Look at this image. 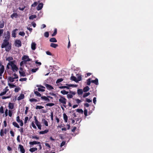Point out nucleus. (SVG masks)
<instances>
[{"label":"nucleus","mask_w":153,"mask_h":153,"mask_svg":"<svg viewBox=\"0 0 153 153\" xmlns=\"http://www.w3.org/2000/svg\"><path fill=\"white\" fill-rule=\"evenodd\" d=\"M1 48H5L6 51L9 52L11 49L12 46L11 43L10 44L9 40L4 39L3 42L1 45Z\"/></svg>","instance_id":"nucleus-1"},{"label":"nucleus","mask_w":153,"mask_h":153,"mask_svg":"<svg viewBox=\"0 0 153 153\" xmlns=\"http://www.w3.org/2000/svg\"><path fill=\"white\" fill-rule=\"evenodd\" d=\"M60 97V99H59V102L61 104H62L65 107H66V104L67 101V100L65 98L62 96L59 95Z\"/></svg>","instance_id":"nucleus-2"},{"label":"nucleus","mask_w":153,"mask_h":153,"mask_svg":"<svg viewBox=\"0 0 153 153\" xmlns=\"http://www.w3.org/2000/svg\"><path fill=\"white\" fill-rule=\"evenodd\" d=\"M10 64L11 66L13 71H17L18 70V68L17 67L16 65L14 64L13 61H10Z\"/></svg>","instance_id":"nucleus-3"},{"label":"nucleus","mask_w":153,"mask_h":153,"mask_svg":"<svg viewBox=\"0 0 153 153\" xmlns=\"http://www.w3.org/2000/svg\"><path fill=\"white\" fill-rule=\"evenodd\" d=\"M15 46L17 47H20L22 46V42L19 39L16 40L15 41Z\"/></svg>","instance_id":"nucleus-4"},{"label":"nucleus","mask_w":153,"mask_h":153,"mask_svg":"<svg viewBox=\"0 0 153 153\" xmlns=\"http://www.w3.org/2000/svg\"><path fill=\"white\" fill-rule=\"evenodd\" d=\"M22 59L24 60L25 62H29L30 61V59L28 56L24 55L22 58Z\"/></svg>","instance_id":"nucleus-5"},{"label":"nucleus","mask_w":153,"mask_h":153,"mask_svg":"<svg viewBox=\"0 0 153 153\" xmlns=\"http://www.w3.org/2000/svg\"><path fill=\"white\" fill-rule=\"evenodd\" d=\"M69 93L70 94H67V96L68 98H71L73 97V95H74L76 94V93L75 92L71 91H69Z\"/></svg>","instance_id":"nucleus-6"},{"label":"nucleus","mask_w":153,"mask_h":153,"mask_svg":"<svg viewBox=\"0 0 153 153\" xmlns=\"http://www.w3.org/2000/svg\"><path fill=\"white\" fill-rule=\"evenodd\" d=\"M9 90L8 86H7L4 89H3V92L0 94V96H1L6 94V93Z\"/></svg>","instance_id":"nucleus-7"},{"label":"nucleus","mask_w":153,"mask_h":153,"mask_svg":"<svg viewBox=\"0 0 153 153\" xmlns=\"http://www.w3.org/2000/svg\"><path fill=\"white\" fill-rule=\"evenodd\" d=\"M45 86L46 87L47 89L49 90L54 89L53 88L51 85L47 84H45Z\"/></svg>","instance_id":"nucleus-8"},{"label":"nucleus","mask_w":153,"mask_h":153,"mask_svg":"<svg viewBox=\"0 0 153 153\" xmlns=\"http://www.w3.org/2000/svg\"><path fill=\"white\" fill-rule=\"evenodd\" d=\"M18 148L20 149V151L22 153H25V149L22 145L20 144L19 145Z\"/></svg>","instance_id":"nucleus-9"},{"label":"nucleus","mask_w":153,"mask_h":153,"mask_svg":"<svg viewBox=\"0 0 153 153\" xmlns=\"http://www.w3.org/2000/svg\"><path fill=\"white\" fill-rule=\"evenodd\" d=\"M43 4L42 3H39L36 7V9L38 10H41L43 7Z\"/></svg>","instance_id":"nucleus-10"},{"label":"nucleus","mask_w":153,"mask_h":153,"mask_svg":"<svg viewBox=\"0 0 153 153\" xmlns=\"http://www.w3.org/2000/svg\"><path fill=\"white\" fill-rule=\"evenodd\" d=\"M10 36V33L9 31H8L7 32V34L5 37V39L6 40H9Z\"/></svg>","instance_id":"nucleus-11"},{"label":"nucleus","mask_w":153,"mask_h":153,"mask_svg":"<svg viewBox=\"0 0 153 153\" xmlns=\"http://www.w3.org/2000/svg\"><path fill=\"white\" fill-rule=\"evenodd\" d=\"M39 87L40 88H38V90L39 91L44 92L45 91V90L43 88H45L43 86L40 85Z\"/></svg>","instance_id":"nucleus-12"},{"label":"nucleus","mask_w":153,"mask_h":153,"mask_svg":"<svg viewBox=\"0 0 153 153\" xmlns=\"http://www.w3.org/2000/svg\"><path fill=\"white\" fill-rule=\"evenodd\" d=\"M18 30L17 29H15L12 32V37L14 38L16 37V32Z\"/></svg>","instance_id":"nucleus-13"},{"label":"nucleus","mask_w":153,"mask_h":153,"mask_svg":"<svg viewBox=\"0 0 153 153\" xmlns=\"http://www.w3.org/2000/svg\"><path fill=\"white\" fill-rule=\"evenodd\" d=\"M92 83L95 84L96 85H98V80L97 78H96L95 80H91Z\"/></svg>","instance_id":"nucleus-14"},{"label":"nucleus","mask_w":153,"mask_h":153,"mask_svg":"<svg viewBox=\"0 0 153 153\" xmlns=\"http://www.w3.org/2000/svg\"><path fill=\"white\" fill-rule=\"evenodd\" d=\"M40 143V142L36 141H32V142H29V144L30 145H33L36 144H39Z\"/></svg>","instance_id":"nucleus-15"},{"label":"nucleus","mask_w":153,"mask_h":153,"mask_svg":"<svg viewBox=\"0 0 153 153\" xmlns=\"http://www.w3.org/2000/svg\"><path fill=\"white\" fill-rule=\"evenodd\" d=\"M25 96L23 94H21L20 96L18 97L17 100H21L24 98Z\"/></svg>","instance_id":"nucleus-16"},{"label":"nucleus","mask_w":153,"mask_h":153,"mask_svg":"<svg viewBox=\"0 0 153 153\" xmlns=\"http://www.w3.org/2000/svg\"><path fill=\"white\" fill-rule=\"evenodd\" d=\"M36 44L35 42H32L31 45V49L32 50H34L36 48Z\"/></svg>","instance_id":"nucleus-17"},{"label":"nucleus","mask_w":153,"mask_h":153,"mask_svg":"<svg viewBox=\"0 0 153 153\" xmlns=\"http://www.w3.org/2000/svg\"><path fill=\"white\" fill-rule=\"evenodd\" d=\"M41 98L42 99L45 100L47 101L48 102H49L50 100L48 98V97H46L45 96H42L41 97Z\"/></svg>","instance_id":"nucleus-18"},{"label":"nucleus","mask_w":153,"mask_h":153,"mask_svg":"<svg viewBox=\"0 0 153 153\" xmlns=\"http://www.w3.org/2000/svg\"><path fill=\"white\" fill-rule=\"evenodd\" d=\"M13 125L15 127H16L18 128H20L18 124L16 122H13L12 123Z\"/></svg>","instance_id":"nucleus-19"},{"label":"nucleus","mask_w":153,"mask_h":153,"mask_svg":"<svg viewBox=\"0 0 153 153\" xmlns=\"http://www.w3.org/2000/svg\"><path fill=\"white\" fill-rule=\"evenodd\" d=\"M37 150V148L33 147L30 148L29 149V151L31 152H33Z\"/></svg>","instance_id":"nucleus-20"},{"label":"nucleus","mask_w":153,"mask_h":153,"mask_svg":"<svg viewBox=\"0 0 153 153\" xmlns=\"http://www.w3.org/2000/svg\"><path fill=\"white\" fill-rule=\"evenodd\" d=\"M68 116L66 115V114L65 113L63 114V118L64 120V121L66 123L68 121Z\"/></svg>","instance_id":"nucleus-21"},{"label":"nucleus","mask_w":153,"mask_h":153,"mask_svg":"<svg viewBox=\"0 0 153 153\" xmlns=\"http://www.w3.org/2000/svg\"><path fill=\"white\" fill-rule=\"evenodd\" d=\"M90 88L88 86H86L84 87L83 89V91L85 92L88 91L89 90Z\"/></svg>","instance_id":"nucleus-22"},{"label":"nucleus","mask_w":153,"mask_h":153,"mask_svg":"<svg viewBox=\"0 0 153 153\" xmlns=\"http://www.w3.org/2000/svg\"><path fill=\"white\" fill-rule=\"evenodd\" d=\"M50 46L52 48H56L58 46V45L53 43H51L50 45Z\"/></svg>","instance_id":"nucleus-23"},{"label":"nucleus","mask_w":153,"mask_h":153,"mask_svg":"<svg viewBox=\"0 0 153 153\" xmlns=\"http://www.w3.org/2000/svg\"><path fill=\"white\" fill-rule=\"evenodd\" d=\"M49 41L51 42H56L57 41L55 38L53 37L50 39Z\"/></svg>","instance_id":"nucleus-24"},{"label":"nucleus","mask_w":153,"mask_h":153,"mask_svg":"<svg viewBox=\"0 0 153 153\" xmlns=\"http://www.w3.org/2000/svg\"><path fill=\"white\" fill-rule=\"evenodd\" d=\"M19 73L21 76H26L25 73L24 71H19Z\"/></svg>","instance_id":"nucleus-25"},{"label":"nucleus","mask_w":153,"mask_h":153,"mask_svg":"<svg viewBox=\"0 0 153 153\" xmlns=\"http://www.w3.org/2000/svg\"><path fill=\"white\" fill-rule=\"evenodd\" d=\"M14 106L13 103L11 102L9 103L8 107L10 109H13L14 108Z\"/></svg>","instance_id":"nucleus-26"},{"label":"nucleus","mask_w":153,"mask_h":153,"mask_svg":"<svg viewBox=\"0 0 153 153\" xmlns=\"http://www.w3.org/2000/svg\"><path fill=\"white\" fill-rule=\"evenodd\" d=\"M18 16V14L16 13H14L11 15V17L13 19L14 17L17 18Z\"/></svg>","instance_id":"nucleus-27"},{"label":"nucleus","mask_w":153,"mask_h":153,"mask_svg":"<svg viewBox=\"0 0 153 153\" xmlns=\"http://www.w3.org/2000/svg\"><path fill=\"white\" fill-rule=\"evenodd\" d=\"M71 79L76 82H77V79L76 77L74 76H72L71 77Z\"/></svg>","instance_id":"nucleus-28"},{"label":"nucleus","mask_w":153,"mask_h":153,"mask_svg":"<svg viewBox=\"0 0 153 153\" xmlns=\"http://www.w3.org/2000/svg\"><path fill=\"white\" fill-rule=\"evenodd\" d=\"M49 131V130L48 129L45 130L44 131H41L39 132V134H44L45 133H48Z\"/></svg>","instance_id":"nucleus-29"},{"label":"nucleus","mask_w":153,"mask_h":153,"mask_svg":"<svg viewBox=\"0 0 153 153\" xmlns=\"http://www.w3.org/2000/svg\"><path fill=\"white\" fill-rule=\"evenodd\" d=\"M42 121L46 126H48V122L47 120H45L44 119H42Z\"/></svg>","instance_id":"nucleus-30"},{"label":"nucleus","mask_w":153,"mask_h":153,"mask_svg":"<svg viewBox=\"0 0 153 153\" xmlns=\"http://www.w3.org/2000/svg\"><path fill=\"white\" fill-rule=\"evenodd\" d=\"M60 92L63 95L67 94L68 93V92L67 91L65 90L61 91Z\"/></svg>","instance_id":"nucleus-31"},{"label":"nucleus","mask_w":153,"mask_h":153,"mask_svg":"<svg viewBox=\"0 0 153 153\" xmlns=\"http://www.w3.org/2000/svg\"><path fill=\"white\" fill-rule=\"evenodd\" d=\"M4 26V22L3 21H0V28H2Z\"/></svg>","instance_id":"nucleus-32"},{"label":"nucleus","mask_w":153,"mask_h":153,"mask_svg":"<svg viewBox=\"0 0 153 153\" xmlns=\"http://www.w3.org/2000/svg\"><path fill=\"white\" fill-rule=\"evenodd\" d=\"M83 93V91L81 89H79L77 90V94L79 95H81Z\"/></svg>","instance_id":"nucleus-33"},{"label":"nucleus","mask_w":153,"mask_h":153,"mask_svg":"<svg viewBox=\"0 0 153 153\" xmlns=\"http://www.w3.org/2000/svg\"><path fill=\"white\" fill-rule=\"evenodd\" d=\"M34 94L37 96L38 97H41V94L38 91H34Z\"/></svg>","instance_id":"nucleus-34"},{"label":"nucleus","mask_w":153,"mask_h":153,"mask_svg":"<svg viewBox=\"0 0 153 153\" xmlns=\"http://www.w3.org/2000/svg\"><path fill=\"white\" fill-rule=\"evenodd\" d=\"M59 88L60 89H63V88H67V89H69L70 88L69 86H61L59 87Z\"/></svg>","instance_id":"nucleus-35"},{"label":"nucleus","mask_w":153,"mask_h":153,"mask_svg":"<svg viewBox=\"0 0 153 153\" xmlns=\"http://www.w3.org/2000/svg\"><path fill=\"white\" fill-rule=\"evenodd\" d=\"M36 15H32L29 16V19H33L34 18H36Z\"/></svg>","instance_id":"nucleus-36"},{"label":"nucleus","mask_w":153,"mask_h":153,"mask_svg":"<svg viewBox=\"0 0 153 153\" xmlns=\"http://www.w3.org/2000/svg\"><path fill=\"white\" fill-rule=\"evenodd\" d=\"M34 120H35V123L36 125H37V124H39V123H40L38 121L36 116H34Z\"/></svg>","instance_id":"nucleus-37"},{"label":"nucleus","mask_w":153,"mask_h":153,"mask_svg":"<svg viewBox=\"0 0 153 153\" xmlns=\"http://www.w3.org/2000/svg\"><path fill=\"white\" fill-rule=\"evenodd\" d=\"M8 80L10 81V82H13L14 81V79H15L14 78H13L11 77H8Z\"/></svg>","instance_id":"nucleus-38"},{"label":"nucleus","mask_w":153,"mask_h":153,"mask_svg":"<svg viewBox=\"0 0 153 153\" xmlns=\"http://www.w3.org/2000/svg\"><path fill=\"white\" fill-rule=\"evenodd\" d=\"M66 85H67L68 86H69V87H76L77 86V85H74V84H66Z\"/></svg>","instance_id":"nucleus-39"},{"label":"nucleus","mask_w":153,"mask_h":153,"mask_svg":"<svg viewBox=\"0 0 153 153\" xmlns=\"http://www.w3.org/2000/svg\"><path fill=\"white\" fill-rule=\"evenodd\" d=\"M57 30L56 28L54 29V31L53 34H52V36H55L57 34Z\"/></svg>","instance_id":"nucleus-40"},{"label":"nucleus","mask_w":153,"mask_h":153,"mask_svg":"<svg viewBox=\"0 0 153 153\" xmlns=\"http://www.w3.org/2000/svg\"><path fill=\"white\" fill-rule=\"evenodd\" d=\"M13 59V58L11 56H9L6 58V60L10 61L11 60H12Z\"/></svg>","instance_id":"nucleus-41"},{"label":"nucleus","mask_w":153,"mask_h":153,"mask_svg":"<svg viewBox=\"0 0 153 153\" xmlns=\"http://www.w3.org/2000/svg\"><path fill=\"white\" fill-rule=\"evenodd\" d=\"M91 79L89 78L87 80V85H90L91 83Z\"/></svg>","instance_id":"nucleus-42"},{"label":"nucleus","mask_w":153,"mask_h":153,"mask_svg":"<svg viewBox=\"0 0 153 153\" xmlns=\"http://www.w3.org/2000/svg\"><path fill=\"white\" fill-rule=\"evenodd\" d=\"M77 112H78L79 113L83 114V111L81 109H77L76 110Z\"/></svg>","instance_id":"nucleus-43"},{"label":"nucleus","mask_w":153,"mask_h":153,"mask_svg":"<svg viewBox=\"0 0 153 153\" xmlns=\"http://www.w3.org/2000/svg\"><path fill=\"white\" fill-rule=\"evenodd\" d=\"M44 108V107L42 106L36 105V109H40Z\"/></svg>","instance_id":"nucleus-44"},{"label":"nucleus","mask_w":153,"mask_h":153,"mask_svg":"<svg viewBox=\"0 0 153 153\" xmlns=\"http://www.w3.org/2000/svg\"><path fill=\"white\" fill-rule=\"evenodd\" d=\"M29 101L31 102H37L38 100L37 99L34 98H31L29 99Z\"/></svg>","instance_id":"nucleus-45"},{"label":"nucleus","mask_w":153,"mask_h":153,"mask_svg":"<svg viewBox=\"0 0 153 153\" xmlns=\"http://www.w3.org/2000/svg\"><path fill=\"white\" fill-rule=\"evenodd\" d=\"M4 113V111L3 110V107L2 106H1L0 108V113L1 114H3Z\"/></svg>","instance_id":"nucleus-46"},{"label":"nucleus","mask_w":153,"mask_h":153,"mask_svg":"<svg viewBox=\"0 0 153 153\" xmlns=\"http://www.w3.org/2000/svg\"><path fill=\"white\" fill-rule=\"evenodd\" d=\"M90 94V93L89 92L84 93L83 95V97L84 98L85 97H86L88 96Z\"/></svg>","instance_id":"nucleus-47"},{"label":"nucleus","mask_w":153,"mask_h":153,"mask_svg":"<svg viewBox=\"0 0 153 153\" xmlns=\"http://www.w3.org/2000/svg\"><path fill=\"white\" fill-rule=\"evenodd\" d=\"M88 110L84 108V114L85 116H87Z\"/></svg>","instance_id":"nucleus-48"},{"label":"nucleus","mask_w":153,"mask_h":153,"mask_svg":"<svg viewBox=\"0 0 153 153\" xmlns=\"http://www.w3.org/2000/svg\"><path fill=\"white\" fill-rule=\"evenodd\" d=\"M54 105V104L53 103H48L46 104V106H52Z\"/></svg>","instance_id":"nucleus-49"},{"label":"nucleus","mask_w":153,"mask_h":153,"mask_svg":"<svg viewBox=\"0 0 153 153\" xmlns=\"http://www.w3.org/2000/svg\"><path fill=\"white\" fill-rule=\"evenodd\" d=\"M63 80V79L62 78H60L58 79L56 81V83H59Z\"/></svg>","instance_id":"nucleus-50"},{"label":"nucleus","mask_w":153,"mask_h":153,"mask_svg":"<svg viewBox=\"0 0 153 153\" xmlns=\"http://www.w3.org/2000/svg\"><path fill=\"white\" fill-rule=\"evenodd\" d=\"M82 79V77L81 75L79 76L77 79V82H78L79 81H80Z\"/></svg>","instance_id":"nucleus-51"},{"label":"nucleus","mask_w":153,"mask_h":153,"mask_svg":"<svg viewBox=\"0 0 153 153\" xmlns=\"http://www.w3.org/2000/svg\"><path fill=\"white\" fill-rule=\"evenodd\" d=\"M21 88H15L14 91L16 92H18L20 90Z\"/></svg>","instance_id":"nucleus-52"},{"label":"nucleus","mask_w":153,"mask_h":153,"mask_svg":"<svg viewBox=\"0 0 153 153\" xmlns=\"http://www.w3.org/2000/svg\"><path fill=\"white\" fill-rule=\"evenodd\" d=\"M19 131H20L21 133V134L22 135L23 133V132L24 131V129L23 128H21L20 129H19Z\"/></svg>","instance_id":"nucleus-53"},{"label":"nucleus","mask_w":153,"mask_h":153,"mask_svg":"<svg viewBox=\"0 0 153 153\" xmlns=\"http://www.w3.org/2000/svg\"><path fill=\"white\" fill-rule=\"evenodd\" d=\"M25 33L23 31L20 32L19 33V35L22 36H24L25 35Z\"/></svg>","instance_id":"nucleus-54"},{"label":"nucleus","mask_w":153,"mask_h":153,"mask_svg":"<svg viewBox=\"0 0 153 153\" xmlns=\"http://www.w3.org/2000/svg\"><path fill=\"white\" fill-rule=\"evenodd\" d=\"M44 36L46 37H48L49 36V33L48 32H46L44 33Z\"/></svg>","instance_id":"nucleus-55"},{"label":"nucleus","mask_w":153,"mask_h":153,"mask_svg":"<svg viewBox=\"0 0 153 153\" xmlns=\"http://www.w3.org/2000/svg\"><path fill=\"white\" fill-rule=\"evenodd\" d=\"M16 120L17 122L18 123H19L20 122L21 120L20 119V117L19 116H18L16 117Z\"/></svg>","instance_id":"nucleus-56"},{"label":"nucleus","mask_w":153,"mask_h":153,"mask_svg":"<svg viewBox=\"0 0 153 153\" xmlns=\"http://www.w3.org/2000/svg\"><path fill=\"white\" fill-rule=\"evenodd\" d=\"M38 3L37 2H34V3L32 4L31 7H35L37 4Z\"/></svg>","instance_id":"nucleus-57"},{"label":"nucleus","mask_w":153,"mask_h":153,"mask_svg":"<svg viewBox=\"0 0 153 153\" xmlns=\"http://www.w3.org/2000/svg\"><path fill=\"white\" fill-rule=\"evenodd\" d=\"M4 132L3 131V130L2 129L1 130L0 134L1 136L3 137L4 135Z\"/></svg>","instance_id":"nucleus-58"},{"label":"nucleus","mask_w":153,"mask_h":153,"mask_svg":"<svg viewBox=\"0 0 153 153\" xmlns=\"http://www.w3.org/2000/svg\"><path fill=\"white\" fill-rule=\"evenodd\" d=\"M36 125L38 127V128L40 129V130H41V125L40 124V123H39V124Z\"/></svg>","instance_id":"nucleus-59"},{"label":"nucleus","mask_w":153,"mask_h":153,"mask_svg":"<svg viewBox=\"0 0 153 153\" xmlns=\"http://www.w3.org/2000/svg\"><path fill=\"white\" fill-rule=\"evenodd\" d=\"M38 69V68H36V69H32L31 71L33 73L36 72L37 70Z\"/></svg>","instance_id":"nucleus-60"},{"label":"nucleus","mask_w":153,"mask_h":153,"mask_svg":"<svg viewBox=\"0 0 153 153\" xmlns=\"http://www.w3.org/2000/svg\"><path fill=\"white\" fill-rule=\"evenodd\" d=\"M32 138L33 139H36V140H39V137H38L37 136H32Z\"/></svg>","instance_id":"nucleus-61"},{"label":"nucleus","mask_w":153,"mask_h":153,"mask_svg":"<svg viewBox=\"0 0 153 153\" xmlns=\"http://www.w3.org/2000/svg\"><path fill=\"white\" fill-rule=\"evenodd\" d=\"M51 120L53 121V112H51Z\"/></svg>","instance_id":"nucleus-62"},{"label":"nucleus","mask_w":153,"mask_h":153,"mask_svg":"<svg viewBox=\"0 0 153 153\" xmlns=\"http://www.w3.org/2000/svg\"><path fill=\"white\" fill-rule=\"evenodd\" d=\"M27 80V79L26 78H22L20 79H19V80L20 81H26Z\"/></svg>","instance_id":"nucleus-63"},{"label":"nucleus","mask_w":153,"mask_h":153,"mask_svg":"<svg viewBox=\"0 0 153 153\" xmlns=\"http://www.w3.org/2000/svg\"><path fill=\"white\" fill-rule=\"evenodd\" d=\"M76 101L77 103L78 104H79L82 101H81L78 99H76L75 100Z\"/></svg>","instance_id":"nucleus-64"}]
</instances>
